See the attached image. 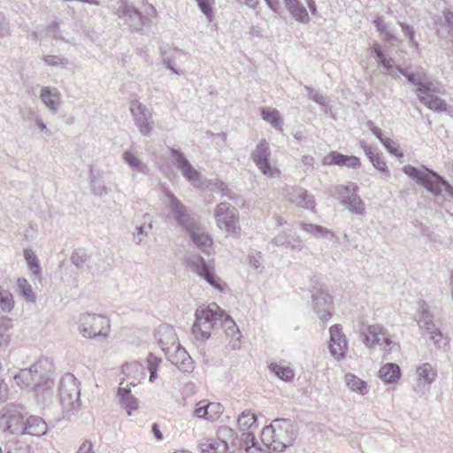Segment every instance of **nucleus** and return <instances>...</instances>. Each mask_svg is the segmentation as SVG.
<instances>
[{
	"label": "nucleus",
	"mask_w": 453,
	"mask_h": 453,
	"mask_svg": "<svg viewBox=\"0 0 453 453\" xmlns=\"http://www.w3.org/2000/svg\"><path fill=\"white\" fill-rule=\"evenodd\" d=\"M322 165L326 166L337 165L346 166L350 169H358L362 163L358 157L354 155H345L337 150L330 151L322 158Z\"/></svg>",
	"instance_id": "5701e85b"
},
{
	"label": "nucleus",
	"mask_w": 453,
	"mask_h": 453,
	"mask_svg": "<svg viewBox=\"0 0 453 453\" xmlns=\"http://www.w3.org/2000/svg\"><path fill=\"white\" fill-rule=\"evenodd\" d=\"M371 53L377 64L383 69V73L391 76L393 79H399L397 74L398 65H395V60L387 52L386 49L379 42H373L370 47Z\"/></svg>",
	"instance_id": "6ab92c4d"
},
{
	"label": "nucleus",
	"mask_w": 453,
	"mask_h": 453,
	"mask_svg": "<svg viewBox=\"0 0 453 453\" xmlns=\"http://www.w3.org/2000/svg\"><path fill=\"white\" fill-rule=\"evenodd\" d=\"M201 453H232L233 449H244L247 453H260L262 449L254 432H242L241 435L227 426H220L217 438H204L198 442Z\"/></svg>",
	"instance_id": "f03ea898"
},
{
	"label": "nucleus",
	"mask_w": 453,
	"mask_h": 453,
	"mask_svg": "<svg viewBox=\"0 0 453 453\" xmlns=\"http://www.w3.org/2000/svg\"><path fill=\"white\" fill-rule=\"evenodd\" d=\"M311 292V306L315 313L323 322L328 321L333 316V297L322 287L313 286Z\"/></svg>",
	"instance_id": "dca6fc26"
},
{
	"label": "nucleus",
	"mask_w": 453,
	"mask_h": 453,
	"mask_svg": "<svg viewBox=\"0 0 453 453\" xmlns=\"http://www.w3.org/2000/svg\"><path fill=\"white\" fill-rule=\"evenodd\" d=\"M299 226L303 231L312 234L316 238H328L334 236L333 232L320 225L301 222L299 223Z\"/></svg>",
	"instance_id": "37998d69"
},
{
	"label": "nucleus",
	"mask_w": 453,
	"mask_h": 453,
	"mask_svg": "<svg viewBox=\"0 0 453 453\" xmlns=\"http://www.w3.org/2000/svg\"><path fill=\"white\" fill-rule=\"evenodd\" d=\"M173 353L171 351L167 354V359L180 371L184 372H190L193 371V360L188 351L178 343L173 349Z\"/></svg>",
	"instance_id": "393cba45"
},
{
	"label": "nucleus",
	"mask_w": 453,
	"mask_h": 453,
	"mask_svg": "<svg viewBox=\"0 0 453 453\" xmlns=\"http://www.w3.org/2000/svg\"><path fill=\"white\" fill-rule=\"evenodd\" d=\"M204 183L203 186H205L209 189L215 191V192H221L222 189L226 188V183L225 181L215 179V180H203Z\"/></svg>",
	"instance_id": "680f3d73"
},
{
	"label": "nucleus",
	"mask_w": 453,
	"mask_h": 453,
	"mask_svg": "<svg viewBox=\"0 0 453 453\" xmlns=\"http://www.w3.org/2000/svg\"><path fill=\"white\" fill-rule=\"evenodd\" d=\"M23 253H24V257H25V260L27 262L28 268L35 274H40L41 273L40 263H39L37 256L35 254V252L30 248H27L24 250Z\"/></svg>",
	"instance_id": "8fccbe9b"
},
{
	"label": "nucleus",
	"mask_w": 453,
	"mask_h": 453,
	"mask_svg": "<svg viewBox=\"0 0 453 453\" xmlns=\"http://www.w3.org/2000/svg\"><path fill=\"white\" fill-rule=\"evenodd\" d=\"M123 381L120 382V386L118 389V398L121 407L127 411V415H131L134 411L138 408V400L132 395L131 389L127 387H122Z\"/></svg>",
	"instance_id": "c85d7f7f"
},
{
	"label": "nucleus",
	"mask_w": 453,
	"mask_h": 453,
	"mask_svg": "<svg viewBox=\"0 0 453 453\" xmlns=\"http://www.w3.org/2000/svg\"><path fill=\"white\" fill-rule=\"evenodd\" d=\"M359 187L355 182H349L346 185H337L334 188L333 196L344 205L354 196H358Z\"/></svg>",
	"instance_id": "7c9ffc66"
},
{
	"label": "nucleus",
	"mask_w": 453,
	"mask_h": 453,
	"mask_svg": "<svg viewBox=\"0 0 453 453\" xmlns=\"http://www.w3.org/2000/svg\"><path fill=\"white\" fill-rule=\"evenodd\" d=\"M27 413L20 404H7L0 418V425L4 431L12 434L24 435L26 430V418Z\"/></svg>",
	"instance_id": "9b49d317"
},
{
	"label": "nucleus",
	"mask_w": 453,
	"mask_h": 453,
	"mask_svg": "<svg viewBox=\"0 0 453 453\" xmlns=\"http://www.w3.org/2000/svg\"><path fill=\"white\" fill-rule=\"evenodd\" d=\"M80 382L72 373H65L58 384V394L63 407L75 411L81 403Z\"/></svg>",
	"instance_id": "f8f14e48"
},
{
	"label": "nucleus",
	"mask_w": 453,
	"mask_h": 453,
	"mask_svg": "<svg viewBox=\"0 0 453 453\" xmlns=\"http://www.w3.org/2000/svg\"><path fill=\"white\" fill-rule=\"evenodd\" d=\"M381 144L390 155L395 157L399 161H402L404 157V154L400 150L399 145L392 139L387 137L382 141Z\"/></svg>",
	"instance_id": "864d4df0"
},
{
	"label": "nucleus",
	"mask_w": 453,
	"mask_h": 453,
	"mask_svg": "<svg viewBox=\"0 0 453 453\" xmlns=\"http://www.w3.org/2000/svg\"><path fill=\"white\" fill-rule=\"evenodd\" d=\"M397 24L400 26L403 34L407 38L409 47L413 49L418 54H420L421 50L419 43L416 39V30L414 27L403 21H397Z\"/></svg>",
	"instance_id": "79ce46f5"
},
{
	"label": "nucleus",
	"mask_w": 453,
	"mask_h": 453,
	"mask_svg": "<svg viewBox=\"0 0 453 453\" xmlns=\"http://www.w3.org/2000/svg\"><path fill=\"white\" fill-rule=\"evenodd\" d=\"M346 385L352 390L362 395L367 393V383L353 373H347L344 377Z\"/></svg>",
	"instance_id": "c03bdc74"
},
{
	"label": "nucleus",
	"mask_w": 453,
	"mask_h": 453,
	"mask_svg": "<svg viewBox=\"0 0 453 453\" xmlns=\"http://www.w3.org/2000/svg\"><path fill=\"white\" fill-rule=\"evenodd\" d=\"M237 424L241 431L250 432V429L258 426L257 415L251 410H245L238 416Z\"/></svg>",
	"instance_id": "4c0bfd02"
},
{
	"label": "nucleus",
	"mask_w": 453,
	"mask_h": 453,
	"mask_svg": "<svg viewBox=\"0 0 453 453\" xmlns=\"http://www.w3.org/2000/svg\"><path fill=\"white\" fill-rule=\"evenodd\" d=\"M11 35V27L5 16L0 12V39Z\"/></svg>",
	"instance_id": "e2e57ef3"
},
{
	"label": "nucleus",
	"mask_w": 453,
	"mask_h": 453,
	"mask_svg": "<svg viewBox=\"0 0 453 453\" xmlns=\"http://www.w3.org/2000/svg\"><path fill=\"white\" fill-rule=\"evenodd\" d=\"M296 435L297 429L293 420L277 418L263 428L260 439L266 449L280 453L292 445Z\"/></svg>",
	"instance_id": "7ed1b4c3"
},
{
	"label": "nucleus",
	"mask_w": 453,
	"mask_h": 453,
	"mask_svg": "<svg viewBox=\"0 0 453 453\" xmlns=\"http://www.w3.org/2000/svg\"><path fill=\"white\" fill-rule=\"evenodd\" d=\"M122 372L127 377L143 373V365L140 362H131L122 366Z\"/></svg>",
	"instance_id": "13d9d810"
},
{
	"label": "nucleus",
	"mask_w": 453,
	"mask_h": 453,
	"mask_svg": "<svg viewBox=\"0 0 453 453\" xmlns=\"http://www.w3.org/2000/svg\"><path fill=\"white\" fill-rule=\"evenodd\" d=\"M40 97L51 113L55 114L58 111L59 106L58 103L59 93L57 88L53 89L50 87H42L41 88Z\"/></svg>",
	"instance_id": "72a5a7b5"
},
{
	"label": "nucleus",
	"mask_w": 453,
	"mask_h": 453,
	"mask_svg": "<svg viewBox=\"0 0 453 453\" xmlns=\"http://www.w3.org/2000/svg\"><path fill=\"white\" fill-rule=\"evenodd\" d=\"M425 331L430 334V340L437 348L444 347L448 343V338L444 336L440 329L434 328V326H432V329Z\"/></svg>",
	"instance_id": "5fc2aeb1"
},
{
	"label": "nucleus",
	"mask_w": 453,
	"mask_h": 453,
	"mask_svg": "<svg viewBox=\"0 0 453 453\" xmlns=\"http://www.w3.org/2000/svg\"><path fill=\"white\" fill-rule=\"evenodd\" d=\"M154 337L162 349L167 355L178 343V338L173 327L169 324H161L155 330Z\"/></svg>",
	"instance_id": "4be33fe9"
},
{
	"label": "nucleus",
	"mask_w": 453,
	"mask_h": 453,
	"mask_svg": "<svg viewBox=\"0 0 453 453\" xmlns=\"http://www.w3.org/2000/svg\"><path fill=\"white\" fill-rule=\"evenodd\" d=\"M367 127H369L372 134L380 142V143L387 138L384 136L383 131L379 127L375 126L372 120L367 122Z\"/></svg>",
	"instance_id": "69168bd1"
},
{
	"label": "nucleus",
	"mask_w": 453,
	"mask_h": 453,
	"mask_svg": "<svg viewBox=\"0 0 453 453\" xmlns=\"http://www.w3.org/2000/svg\"><path fill=\"white\" fill-rule=\"evenodd\" d=\"M261 118L270 123V125L277 131H283V119L278 110L273 108L262 107L260 109Z\"/></svg>",
	"instance_id": "c9c22d12"
},
{
	"label": "nucleus",
	"mask_w": 453,
	"mask_h": 453,
	"mask_svg": "<svg viewBox=\"0 0 453 453\" xmlns=\"http://www.w3.org/2000/svg\"><path fill=\"white\" fill-rule=\"evenodd\" d=\"M129 110L140 134L150 136L155 127L152 111L137 100L131 102Z\"/></svg>",
	"instance_id": "4468645a"
},
{
	"label": "nucleus",
	"mask_w": 453,
	"mask_h": 453,
	"mask_svg": "<svg viewBox=\"0 0 453 453\" xmlns=\"http://www.w3.org/2000/svg\"><path fill=\"white\" fill-rule=\"evenodd\" d=\"M79 330L84 337L103 341L108 336L110 320L101 314L85 312L80 315Z\"/></svg>",
	"instance_id": "0eeeda50"
},
{
	"label": "nucleus",
	"mask_w": 453,
	"mask_h": 453,
	"mask_svg": "<svg viewBox=\"0 0 453 453\" xmlns=\"http://www.w3.org/2000/svg\"><path fill=\"white\" fill-rule=\"evenodd\" d=\"M268 368L278 379L287 383L292 382L296 375L290 365H285L280 362H273L269 364Z\"/></svg>",
	"instance_id": "473e14b6"
},
{
	"label": "nucleus",
	"mask_w": 453,
	"mask_h": 453,
	"mask_svg": "<svg viewBox=\"0 0 453 453\" xmlns=\"http://www.w3.org/2000/svg\"><path fill=\"white\" fill-rule=\"evenodd\" d=\"M417 375L420 384L430 386L437 376V371L429 363H424L417 367Z\"/></svg>",
	"instance_id": "e433bc0d"
},
{
	"label": "nucleus",
	"mask_w": 453,
	"mask_h": 453,
	"mask_svg": "<svg viewBox=\"0 0 453 453\" xmlns=\"http://www.w3.org/2000/svg\"><path fill=\"white\" fill-rule=\"evenodd\" d=\"M147 228L151 229L152 224L150 223L148 226L145 224L137 226L135 227L136 233L134 234V238L137 244H139L142 241V236L147 235Z\"/></svg>",
	"instance_id": "0e129e2a"
},
{
	"label": "nucleus",
	"mask_w": 453,
	"mask_h": 453,
	"mask_svg": "<svg viewBox=\"0 0 453 453\" xmlns=\"http://www.w3.org/2000/svg\"><path fill=\"white\" fill-rule=\"evenodd\" d=\"M48 431L47 423L39 416H28L26 418V430L24 434L32 436H42Z\"/></svg>",
	"instance_id": "2f4dec72"
},
{
	"label": "nucleus",
	"mask_w": 453,
	"mask_h": 453,
	"mask_svg": "<svg viewBox=\"0 0 453 453\" xmlns=\"http://www.w3.org/2000/svg\"><path fill=\"white\" fill-rule=\"evenodd\" d=\"M46 34L50 36H52L56 40H61L64 42H68L63 35L62 32L59 29V22L53 21L50 24H49L46 27Z\"/></svg>",
	"instance_id": "052dcab7"
},
{
	"label": "nucleus",
	"mask_w": 453,
	"mask_h": 453,
	"mask_svg": "<svg viewBox=\"0 0 453 453\" xmlns=\"http://www.w3.org/2000/svg\"><path fill=\"white\" fill-rule=\"evenodd\" d=\"M42 61L45 65L51 67H58L60 65H67L70 64L66 58L58 55H44L42 57Z\"/></svg>",
	"instance_id": "4d7b16f0"
},
{
	"label": "nucleus",
	"mask_w": 453,
	"mask_h": 453,
	"mask_svg": "<svg viewBox=\"0 0 453 453\" xmlns=\"http://www.w3.org/2000/svg\"><path fill=\"white\" fill-rule=\"evenodd\" d=\"M53 365L48 358H40L29 368L20 369L13 375V380L19 387L29 388L39 392L46 388L50 382Z\"/></svg>",
	"instance_id": "39448f33"
},
{
	"label": "nucleus",
	"mask_w": 453,
	"mask_h": 453,
	"mask_svg": "<svg viewBox=\"0 0 453 453\" xmlns=\"http://www.w3.org/2000/svg\"><path fill=\"white\" fill-rule=\"evenodd\" d=\"M285 8L298 22L306 24L310 21L308 11L300 0H283Z\"/></svg>",
	"instance_id": "c756f323"
},
{
	"label": "nucleus",
	"mask_w": 453,
	"mask_h": 453,
	"mask_svg": "<svg viewBox=\"0 0 453 453\" xmlns=\"http://www.w3.org/2000/svg\"><path fill=\"white\" fill-rule=\"evenodd\" d=\"M89 256L88 255L85 249L78 248L73 250L71 256L72 263L78 268H83L85 263L88 260Z\"/></svg>",
	"instance_id": "603ef678"
},
{
	"label": "nucleus",
	"mask_w": 453,
	"mask_h": 453,
	"mask_svg": "<svg viewBox=\"0 0 453 453\" xmlns=\"http://www.w3.org/2000/svg\"><path fill=\"white\" fill-rule=\"evenodd\" d=\"M329 352L336 359H343L348 349V341L342 333V326L340 324L333 325L330 329Z\"/></svg>",
	"instance_id": "aec40b11"
},
{
	"label": "nucleus",
	"mask_w": 453,
	"mask_h": 453,
	"mask_svg": "<svg viewBox=\"0 0 453 453\" xmlns=\"http://www.w3.org/2000/svg\"><path fill=\"white\" fill-rule=\"evenodd\" d=\"M214 216L217 226L225 230L228 234L234 237H239L241 227L239 225V211L230 203L222 202L219 203L214 210Z\"/></svg>",
	"instance_id": "9d476101"
},
{
	"label": "nucleus",
	"mask_w": 453,
	"mask_h": 453,
	"mask_svg": "<svg viewBox=\"0 0 453 453\" xmlns=\"http://www.w3.org/2000/svg\"><path fill=\"white\" fill-rule=\"evenodd\" d=\"M273 242L276 246H283L291 250H301L303 249L302 240L299 235L291 229L285 230L277 234L273 239Z\"/></svg>",
	"instance_id": "bb28decb"
},
{
	"label": "nucleus",
	"mask_w": 453,
	"mask_h": 453,
	"mask_svg": "<svg viewBox=\"0 0 453 453\" xmlns=\"http://www.w3.org/2000/svg\"><path fill=\"white\" fill-rule=\"evenodd\" d=\"M90 188L97 196H103L107 194L106 187L97 182L96 178L93 174V166H90Z\"/></svg>",
	"instance_id": "bf43d9fd"
},
{
	"label": "nucleus",
	"mask_w": 453,
	"mask_h": 453,
	"mask_svg": "<svg viewBox=\"0 0 453 453\" xmlns=\"http://www.w3.org/2000/svg\"><path fill=\"white\" fill-rule=\"evenodd\" d=\"M222 328L226 336L236 341L241 338V332L234 320L220 309L215 303L199 306L195 312L192 335L198 343H204L211 336V332Z\"/></svg>",
	"instance_id": "f257e3e1"
},
{
	"label": "nucleus",
	"mask_w": 453,
	"mask_h": 453,
	"mask_svg": "<svg viewBox=\"0 0 453 453\" xmlns=\"http://www.w3.org/2000/svg\"><path fill=\"white\" fill-rule=\"evenodd\" d=\"M372 23L374 25V27H376V31L380 35H382L384 32L388 30L387 24L384 21L382 16H376Z\"/></svg>",
	"instance_id": "338daca9"
},
{
	"label": "nucleus",
	"mask_w": 453,
	"mask_h": 453,
	"mask_svg": "<svg viewBox=\"0 0 453 453\" xmlns=\"http://www.w3.org/2000/svg\"><path fill=\"white\" fill-rule=\"evenodd\" d=\"M192 243L203 253H208L207 250L211 248L213 239L205 230L196 223L191 228L186 232Z\"/></svg>",
	"instance_id": "b1692460"
},
{
	"label": "nucleus",
	"mask_w": 453,
	"mask_h": 453,
	"mask_svg": "<svg viewBox=\"0 0 453 453\" xmlns=\"http://www.w3.org/2000/svg\"><path fill=\"white\" fill-rule=\"evenodd\" d=\"M221 412L222 410L219 403L199 402L195 408L194 415L198 418L212 422L219 418Z\"/></svg>",
	"instance_id": "cd10ccee"
},
{
	"label": "nucleus",
	"mask_w": 453,
	"mask_h": 453,
	"mask_svg": "<svg viewBox=\"0 0 453 453\" xmlns=\"http://www.w3.org/2000/svg\"><path fill=\"white\" fill-rule=\"evenodd\" d=\"M112 12L119 19L124 20V23L134 33L142 34L143 27L148 24V18L127 0H120L119 5L112 8Z\"/></svg>",
	"instance_id": "1a4fd4ad"
},
{
	"label": "nucleus",
	"mask_w": 453,
	"mask_h": 453,
	"mask_svg": "<svg viewBox=\"0 0 453 453\" xmlns=\"http://www.w3.org/2000/svg\"><path fill=\"white\" fill-rule=\"evenodd\" d=\"M170 156L174 166L181 172L183 177L188 181L191 182L194 187L201 188L204 184L202 180L201 173L192 165L180 149H170Z\"/></svg>",
	"instance_id": "2eb2a0df"
},
{
	"label": "nucleus",
	"mask_w": 453,
	"mask_h": 453,
	"mask_svg": "<svg viewBox=\"0 0 453 453\" xmlns=\"http://www.w3.org/2000/svg\"><path fill=\"white\" fill-rule=\"evenodd\" d=\"M4 453H33V448L24 441H17L6 445Z\"/></svg>",
	"instance_id": "3c124183"
},
{
	"label": "nucleus",
	"mask_w": 453,
	"mask_h": 453,
	"mask_svg": "<svg viewBox=\"0 0 453 453\" xmlns=\"http://www.w3.org/2000/svg\"><path fill=\"white\" fill-rule=\"evenodd\" d=\"M17 287L19 290V296L27 302V303H35V295L33 291L32 286L25 278H19L17 280Z\"/></svg>",
	"instance_id": "a18cd8bd"
},
{
	"label": "nucleus",
	"mask_w": 453,
	"mask_h": 453,
	"mask_svg": "<svg viewBox=\"0 0 453 453\" xmlns=\"http://www.w3.org/2000/svg\"><path fill=\"white\" fill-rule=\"evenodd\" d=\"M431 313L428 305L423 301L419 305V319L418 323L421 328L425 330L432 329L434 323L431 319Z\"/></svg>",
	"instance_id": "49530a36"
},
{
	"label": "nucleus",
	"mask_w": 453,
	"mask_h": 453,
	"mask_svg": "<svg viewBox=\"0 0 453 453\" xmlns=\"http://www.w3.org/2000/svg\"><path fill=\"white\" fill-rule=\"evenodd\" d=\"M359 334L366 348L372 349L379 345L383 349L385 355L397 351L400 348L399 344L391 339L388 331L380 325L363 326Z\"/></svg>",
	"instance_id": "423d86ee"
},
{
	"label": "nucleus",
	"mask_w": 453,
	"mask_h": 453,
	"mask_svg": "<svg viewBox=\"0 0 453 453\" xmlns=\"http://www.w3.org/2000/svg\"><path fill=\"white\" fill-rule=\"evenodd\" d=\"M165 195L168 199V206L177 226L187 232L196 223H197L196 220L188 214L187 207L173 195V193L166 191Z\"/></svg>",
	"instance_id": "f3484780"
},
{
	"label": "nucleus",
	"mask_w": 453,
	"mask_h": 453,
	"mask_svg": "<svg viewBox=\"0 0 453 453\" xmlns=\"http://www.w3.org/2000/svg\"><path fill=\"white\" fill-rule=\"evenodd\" d=\"M293 202L298 206L307 210H313L315 208V200L313 196L311 195L306 189L299 188L293 195Z\"/></svg>",
	"instance_id": "ea45409f"
},
{
	"label": "nucleus",
	"mask_w": 453,
	"mask_h": 453,
	"mask_svg": "<svg viewBox=\"0 0 453 453\" xmlns=\"http://www.w3.org/2000/svg\"><path fill=\"white\" fill-rule=\"evenodd\" d=\"M12 327L13 324L11 318L5 316L0 318V350L4 349L9 345Z\"/></svg>",
	"instance_id": "58836bf2"
},
{
	"label": "nucleus",
	"mask_w": 453,
	"mask_h": 453,
	"mask_svg": "<svg viewBox=\"0 0 453 453\" xmlns=\"http://www.w3.org/2000/svg\"><path fill=\"white\" fill-rule=\"evenodd\" d=\"M442 93V88L440 86L439 92H427L425 94H419L418 100L421 104H423L429 110L434 111V112H445L448 111V104L446 101L437 94Z\"/></svg>",
	"instance_id": "a878e982"
},
{
	"label": "nucleus",
	"mask_w": 453,
	"mask_h": 453,
	"mask_svg": "<svg viewBox=\"0 0 453 453\" xmlns=\"http://www.w3.org/2000/svg\"><path fill=\"white\" fill-rule=\"evenodd\" d=\"M402 171L411 180L434 196H442L445 191L453 199V185L444 176L427 165H420L416 167L411 165H405Z\"/></svg>",
	"instance_id": "20e7f679"
},
{
	"label": "nucleus",
	"mask_w": 453,
	"mask_h": 453,
	"mask_svg": "<svg viewBox=\"0 0 453 453\" xmlns=\"http://www.w3.org/2000/svg\"><path fill=\"white\" fill-rule=\"evenodd\" d=\"M271 150L265 139H262L257 144L251 153V159L259 171L267 178L273 179L280 177V171L271 165Z\"/></svg>",
	"instance_id": "ddd939ff"
},
{
	"label": "nucleus",
	"mask_w": 453,
	"mask_h": 453,
	"mask_svg": "<svg viewBox=\"0 0 453 453\" xmlns=\"http://www.w3.org/2000/svg\"><path fill=\"white\" fill-rule=\"evenodd\" d=\"M343 206H345V208L348 209L351 213L356 215L363 216L365 213V203L359 196H354L351 200H349Z\"/></svg>",
	"instance_id": "09e8293b"
},
{
	"label": "nucleus",
	"mask_w": 453,
	"mask_h": 453,
	"mask_svg": "<svg viewBox=\"0 0 453 453\" xmlns=\"http://www.w3.org/2000/svg\"><path fill=\"white\" fill-rule=\"evenodd\" d=\"M187 263L200 278L215 289L224 292L227 288L226 283L215 273L213 258L205 260L200 254H194L188 257Z\"/></svg>",
	"instance_id": "6e6552de"
},
{
	"label": "nucleus",
	"mask_w": 453,
	"mask_h": 453,
	"mask_svg": "<svg viewBox=\"0 0 453 453\" xmlns=\"http://www.w3.org/2000/svg\"><path fill=\"white\" fill-rule=\"evenodd\" d=\"M397 74L404 76L408 83L416 86L415 92L418 96L419 94L440 91V84L431 81L426 74L417 76L414 73L402 67H397Z\"/></svg>",
	"instance_id": "a211bd4d"
},
{
	"label": "nucleus",
	"mask_w": 453,
	"mask_h": 453,
	"mask_svg": "<svg viewBox=\"0 0 453 453\" xmlns=\"http://www.w3.org/2000/svg\"><path fill=\"white\" fill-rule=\"evenodd\" d=\"M379 377L387 384L395 383L401 377V369L395 363H387L380 367Z\"/></svg>",
	"instance_id": "f704fd0d"
},
{
	"label": "nucleus",
	"mask_w": 453,
	"mask_h": 453,
	"mask_svg": "<svg viewBox=\"0 0 453 453\" xmlns=\"http://www.w3.org/2000/svg\"><path fill=\"white\" fill-rule=\"evenodd\" d=\"M122 158L133 172L145 173L148 170L147 165L130 150L124 151Z\"/></svg>",
	"instance_id": "a19ab883"
},
{
	"label": "nucleus",
	"mask_w": 453,
	"mask_h": 453,
	"mask_svg": "<svg viewBox=\"0 0 453 453\" xmlns=\"http://www.w3.org/2000/svg\"><path fill=\"white\" fill-rule=\"evenodd\" d=\"M15 305L12 293L7 289L0 288V308L3 312L10 313Z\"/></svg>",
	"instance_id": "de8ad7c7"
},
{
	"label": "nucleus",
	"mask_w": 453,
	"mask_h": 453,
	"mask_svg": "<svg viewBox=\"0 0 453 453\" xmlns=\"http://www.w3.org/2000/svg\"><path fill=\"white\" fill-rule=\"evenodd\" d=\"M358 145L359 148L363 150L374 169H376L381 176L386 178L389 177L391 173L380 150L378 147L368 144L365 140H360Z\"/></svg>",
	"instance_id": "412c9836"
},
{
	"label": "nucleus",
	"mask_w": 453,
	"mask_h": 453,
	"mask_svg": "<svg viewBox=\"0 0 453 453\" xmlns=\"http://www.w3.org/2000/svg\"><path fill=\"white\" fill-rule=\"evenodd\" d=\"M160 361L161 360L159 358L150 353L146 360L148 371H157Z\"/></svg>",
	"instance_id": "774afa93"
},
{
	"label": "nucleus",
	"mask_w": 453,
	"mask_h": 453,
	"mask_svg": "<svg viewBox=\"0 0 453 453\" xmlns=\"http://www.w3.org/2000/svg\"><path fill=\"white\" fill-rule=\"evenodd\" d=\"M197 4L199 10L206 17L208 21H212L214 18V12L212 4L214 0H195Z\"/></svg>",
	"instance_id": "6e6d98bb"
}]
</instances>
